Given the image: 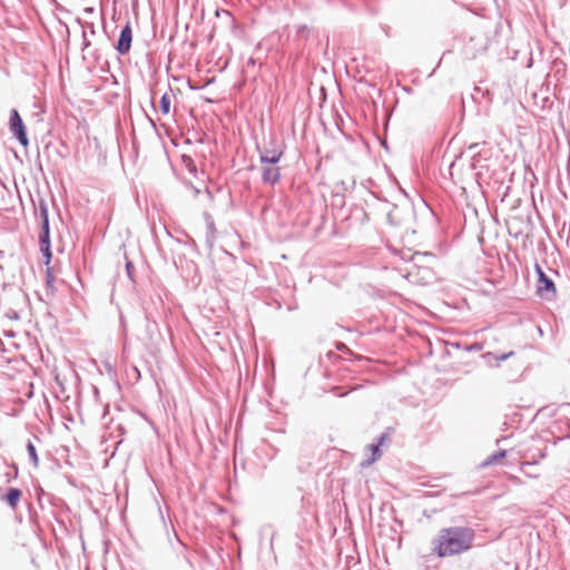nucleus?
I'll return each instance as SVG.
<instances>
[{
    "mask_svg": "<svg viewBox=\"0 0 570 570\" xmlns=\"http://www.w3.org/2000/svg\"><path fill=\"white\" fill-rule=\"evenodd\" d=\"M480 144H471L468 147L469 151H472V163L471 167L472 169L483 168L484 166L481 164V160H485V157L482 156L481 150H479Z\"/></svg>",
    "mask_w": 570,
    "mask_h": 570,
    "instance_id": "8",
    "label": "nucleus"
},
{
    "mask_svg": "<svg viewBox=\"0 0 570 570\" xmlns=\"http://www.w3.org/2000/svg\"><path fill=\"white\" fill-rule=\"evenodd\" d=\"M55 281H56V277L53 275V268L52 267L46 268V289L45 291H46L47 298H52L55 296V293H56Z\"/></svg>",
    "mask_w": 570,
    "mask_h": 570,
    "instance_id": "9",
    "label": "nucleus"
},
{
    "mask_svg": "<svg viewBox=\"0 0 570 570\" xmlns=\"http://www.w3.org/2000/svg\"><path fill=\"white\" fill-rule=\"evenodd\" d=\"M26 449H27V452H28V455H29V460L31 462V464L35 466V468H38L39 465V458H38V454H37V449L33 444V442L31 440H29L26 444Z\"/></svg>",
    "mask_w": 570,
    "mask_h": 570,
    "instance_id": "15",
    "label": "nucleus"
},
{
    "mask_svg": "<svg viewBox=\"0 0 570 570\" xmlns=\"http://www.w3.org/2000/svg\"><path fill=\"white\" fill-rule=\"evenodd\" d=\"M474 537L469 527L442 528L432 540V551L440 558L464 553L472 548Z\"/></svg>",
    "mask_w": 570,
    "mask_h": 570,
    "instance_id": "1",
    "label": "nucleus"
},
{
    "mask_svg": "<svg viewBox=\"0 0 570 570\" xmlns=\"http://www.w3.org/2000/svg\"><path fill=\"white\" fill-rule=\"evenodd\" d=\"M149 121H150L153 127H156V124H155V121L151 118H149Z\"/></svg>",
    "mask_w": 570,
    "mask_h": 570,
    "instance_id": "32",
    "label": "nucleus"
},
{
    "mask_svg": "<svg viewBox=\"0 0 570 570\" xmlns=\"http://www.w3.org/2000/svg\"><path fill=\"white\" fill-rule=\"evenodd\" d=\"M255 63H256V60L252 57L247 60L248 66H255Z\"/></svg>",
    "mask_w": 570,
    "mask_h": 570,
    "instance_id": "29",
    "label": "nucleus"
},
{
    "mask_svg": "<svg viewBox=\"0 0 570 570\" xmlns=\"http://www.w3.org/2000/svg\"><path fill=\"white\" fill-rule=\"evenodd\" d=\"M206 194L208 195V197H209L210 199H213V194H212V191H210L208 188L206 189Z\"/></svg>",
    "mask_w": 570,
    "mask_h": 570,
    "instance_id": "31",
    "label": "nucleus"
},
{
    "mask_svg": "<svg viewBox=\"0 0 570 570\" xmlns=\"http://www.w3.org/2000/svg\"><path fill=\"white\" fill-rule=\"evenodd\" d=\"M537 295L548 302L557 298L556 284L549 276H542L541 279H537Z\"/></svg>",
    "mask_w": 570,
    "mask_h": 570,
    "instance_id": "4",
    "label": "nucleus"
},
{
    "mask_svg": "<svg viewBox=\"0 0 570 570\" xmlns=\"http://www.w3.org/2000/svg\"><path fill=\"white\" fill-rule=\"evenodd\" d=\"M39 245L51 244L50 242V222L45 220L40 222V232H39Z\"/></svg>",
    "mask_w": 570,
    "mask_h": 570,
    "instance_id": "12",
    "label": "nucleus"
},
{
    "mask_svg": "<svg viewBox=\"0 0 570 570\" xmlns=\"http://www.w3.org/2000/svg\"><path fill=\"white\" fill-rule=\"evenodd\" d=\"M256 149L259 155L261 164L268 163L269 165H273L278 164L282 159L285 151V145L272 137L268 141L264 142L263 146L257 145Z\"/></svg>",
    "mask_w": 570,
    "mask_h": 570,
    "instance_id": "2",
    "label": "nucleus"
},
{
    "mask_svg": "<svg viewBox=\"0 0 570 570\" xmlns=\"http://www.w3.org/2000/svg\"><path fill=\"white\" fill-rule=\"evenodd\" d=\"M132 42V29L130 21L128 20L126 24L121 28L119 38L117 43L115 45V49L121 56L127 55L131 48Z\"/></svg>",
    "mask_w": 570,
    "mask_h": 570,
    "instance_id": "5",
    "label": "nucleus"
},
{
    "mask_svg": "<svg viewBox=\"0 0 570 570\" xmlns=\"http://www.w3.org/2000/svg\"><path fill=\"white\" fill-rule=\"evenodd\" d=\"M464 348H465L466 351H475V352H479V351H481V350H482V345H481V344H479V343H473V344H471V345H466Z\"/></svg>",
    "mask_w": 570,
    "mask_h": 570,
    "instance_id": "25",
    "label": "nucleus"
},
{
    "mask_svg": "<svg viewBox=\"0 0 570 570\" xmlns=\"http://www.w3.org/2000/svg\"><path fill=\"white\" fill-rule=\"evenodd\" d=\"M514 354L513 351H510L508 353H503V354H500V355H497L492 352H487L484 354H482V357L489 363L491 364L492 361H495V365L499 366V364L505 360H508L509 357H511L512 355Z\"/></svg>",
    "mask_w": 570,
    "mask_h": 570,
    "instance_id": "11",
    "label": "nucleus"
},
{
    "mask_svg": "<svg viewBox=\"0 0 570 570\" xmlns=\"http://www.w3.org/2000/svg\"><path fill=\"white\" fill-rule=\"evenodd\" d=\"M261 165L263 184L269 186L277 185L282 179L281 167L277 164L269 165L268 163Z\"/></svg>",
    "mask_w": 570,
    "mask_h": 570,
    "instance_id": "6",
    "label": "nucleus"
},
{
    "mask_svg": "<svg viewBox=\"0 0 570 570\" xmlns=\"http://www.w3.org/2000/svg\"><path fill=\"white\" fill-rule=\"evenodd\" d=\"M126 273H127L128 278L134 283L135 282V278H134L135 266L130 261H127V263H126Z\"/></svg>",
    "mask_w": 570,
    "mask_h": 570,
    "instance_id": "21",
    "label": "nucleus"
},
{
    "mask_svg": "<svg viewBox=\"0 0 570 570\" xmlns=\"http://www.w3.org/2000/svg\"><path fill=\"white\" fill-rule=\"evenodd\" d=\"M9 130L22 147L29 146V138L23 120L17 109L10 110Z\"/></svg>",
    "mask_w": 570,
    "mask_h": 570,
    "instance_id": "3",
    "label": "nucleus"
},
{
    "mask_svg": "<svg viewBox=\"0 0 570 570\" xmlns=\"http://www.w3.org/2000/svg\"><path fill=\"white\" fill-rule=\"evenodd\" d=\"M39 247H40V253L42 255L43 264H45L46 268L51 267L50 266V262L52 258L51 244L39 245Z\"/></svg>",
    "mask_w": 570,
    "mask_h": 570,
    "instance_id": "17",
    "label": "nucleus"
},
{
    "mask_svg": "<svg viewBox=\"0 0 570 570\" xmlns=\"http://www.w3.org/2000/svg\"><path fill=\"white\" fill-rule=\"evenodd\" d=\"M35 215L39 219V222L49 220L48 205L43 198H39L38 207H36Z\"/></svg>",
    "mask_w": 570,
    "mask_h": 570,
    "instance_id": "13",
    "label": "nucleus"
},
{
    "mask_svg": "<svg viewBox=\"0 0 570 570\" xmlns=\"http://www.w3.org/2000/svg\"><path fill=\"white\" fill-rule=\"evenodd\" d=\"M538 463L537 460H532V461H525L522 463V471L523 473L527 475V476H530V478H538L539 475L535 474V473H532V471H528L527 468L529 466H532V465H535Z\"/></svg>",
    "mask_w": 570,
    "mask_h": 570,
    "instance_id": "20",
    "label": "nucleus"
},
{
    "mask_svg": "<svg viewBox=\"0 0 570 570\" xmlns=\"http://www.w3.org/2000/svg\"><path fill=\"white\" fill-rule=\"evenodd\" d=\"M4 475L7 478V482H11L12 480L17 479L18 478V466L14 463L8 465Z\"/></svg>",
    "mask_w": 570,
    "mask_h": 570,
    "instance_id": "19",
    "label": "nucleus"
},
{
    "mask_svg": "<svg viewBox=\"0 0 570 570\" xmlns=\"http://www.w3.org/2000/svg\"><path fill=\"white\" fill-rule=\"evenodd\" d=\"M204 217L206 220V244L209 248H212L216 239V227L212 216L208 213H205Z\"/></svg>",
    "mask_w": 570,
    "mask_h": 570,
    "instance_id": "7",
    "label": "nucleus"
},
{
    "mask_svg": "<svg viewBox=\"0 0 570 570\" xmlns=\"http://www.w3.org/2000/svg\"><path fill=\"white\" fill-rule=\"evenodd\" d=\"M534 271L537 273L538 279H541L542 276H548L538 263L534 264Z\"/></svg>",
    "mask_w": 570,
    "mask_h": 570,
    "instance_id": "24",
    "label": "nucleus"
},
{
    "mask_svg": "<svg viewBox=\"0 0 570 570\" xmlns=\"http://www.w3.org/2000/svg\"><path fill=\"white\" fill-rule=\"evenodd\" d=\"M534 271L537 273L538 279H541L542 276H548L538 263L534 264Z\"/></svg>",
    "mask_w": 570,
    "mask_h": 570,
    "instance_id": "23",
    "label": "nucleus"
},
{
    "mask_svg": "<svg viewBox=\"0 0 570 570\" xmlns=\"http://www.w3.org/2000/svg\"><path fill=\"white\" fill-rule=\"evenodd\" d=\"M85 12L86 13H92L94 12V8L88 7V8L85 9Z\"/></svg>",
    "mask_w": 570,
    "mask_h": 570,
    "instance_id": "30",
    "label": "nucleus"
},
{
    "mask_svg": "<svg viewBox=\"0 0 570 570\" xmlns=\"http://www.w3.org/2000/svg\"><path fill=\"white\" fill-rule=\"evenodd\" d=\"M539 458H540V459H543V458H544V453H543V452H540Z\"/></svg>",
    "mask_w": 570,
    "mask_h": 570,
    "instance_id": "33",
    "label": "nucleus"
},
{
    "mask_svg": "<svg viewBox=\"0 0 570 570\" xmlns=\"http://www.w3.org/2000/svg\"><path fill=\"white\" fill-rule=\"evenodd\" d=\"M132 370H134V374H136V379L138 380L140 377L139 370L136 366H134Z\"/></svg>",
    "mask_w": 570,
    "mask_h": 570,
    "instance_id": "28",
    "label": "nucleus"
},
{
    "mask_svg": "<svg viewBox=\"0 0 570 570\" xmlns=\"http://www.w3.org/2000/svg\"><path fill=\"white\" fill-rule=\"evenodd\" d=\"M507 451L505 450H499L498 452L489 455L482 463L481 466L485 468L491 464L500 462L503 458H505Z\"/></svg>",
    "mask_w": 570,
    "mask_h": 570,
    "instance_id": "14",
    "label": "nucleus"
},
{
    "mask_svg": "<svg viewBox=\"0 0 570 570\" xmlns=\"http://www.w3.org/2000/svg\"><path fill=\"white\" fill-rule=\"evenodd\" d=\"M386 434L383 433L381 434V436L377 440V443H374V444H371V450H372V459L370 462H373V461H376L377 459L381 458L382 455V452L380 450V446L382 445V443L384 442V440L386 439Z\"/></svg>",
    "mask_w": 570,
    "mask_h": 570,
    "instance_id": "16",
    "label": "nucleus"
},
{
    "mask_svg": "<svg viewBox=\"0 0 570 570\" xmlns=\"http://www.w3.org/2000/svg\"><path fill=\"white\" fill-rule=\"evenodd\" d=\"M77 22H78V23H80V24H82V21H81V19H79V18L77 19Z\"/></svg>",
    "mask_w": 570,
    "mask_h": 570,
    "instance_id": "34",
    "label": "nucleus"
},
{
    "mask_svg": "<svg viewBox=\"0 0 570 570\" xmlns=\"http://www.w3.org/2000/svg\"><path fill=\"white\" fill-rule=\"evenodd\" d=\"M82 26H83V27L89 28V31H90L91 33H95V26H94V23H92V22H86V23H85V24H82Z\"/></svg>",
    "mask_w": 570,
    "mask_h": 570,
    "instance_id": "27",
    "label": "nucleus"
},
{
    "mask_svg": "<svg viewBox=\"0 0 570 570\" xmlns=\"http://www.w3.org/2000/svg\"><path fill=\"white\" fill-rule=\"evenodd\" d=\"M21 495H22V492H21L20 489H18V488H10L7 491V493H6L3 499H4V501L7 502V504L10 508L14 509V508H17V505H18V503L20 501Z\"/></svg>",
    "mask_w": 570,
    "mask_h": 570,
    "instance_id": "10",
    "label": "nucleus"
},
{
    "mask_svg": "<svg viewBox=\"0 0 570 570\" xmlns=\"http://www.w3.org/2000/svg\"><path fill=\"white\" fill-rule=\"evenodd\" d=\"M82 50L90 46V41L87 39L86 30L82 31Z\"/></svg>",
    "mask_w": 570,
    "mask_h": 570,
    "instance_id": "26",
    "label": "nucleus"
},
{
    "mask_svg": "<svg viewBox=\"0 0 570 570\" xmlns=\"http://www.w3.org/2000/svg\"><path fill=\"white\" fill-rule=\"evenodd\" d=\"M4 315H6V317H8L9 320H12V321L20 320V315L16 309H8Z\"/></svg>",
    "mask_w": 570,
    "mask_h": 570,
    "instance_id": "22",
    "label": "nucleus"
},
{
    "mask_svg": "<svg viewBox=\"0 0 570 570\" xmlns=\"http://www.w3.org/2000/svg\"><path fill=\"white\" fill-rule=\"evenodd\" d=\"M160 110L164 115L169 114L170 111V96L169 94L165 92L159 101Z\"/></svg>",
    "mask_w": 570,
    "mask_h": 570,
    "instance_id": "18",
    "label": "nucleus"
},
{
    "mask_svg": "<svg viewBox=\"0 0 570 570\" xmlns=\"http://www.w3.org/2000/svg\"><path fill=\"white\" fill-rule=\"evenodd\" d=\"M2 255H3V250H0V256H2Z\"/></svg>",
    "mask_w": 570,
    "mask_h": 570,
    "instance_id": "35",
    "label": "nucleus"
}]
</instances>
